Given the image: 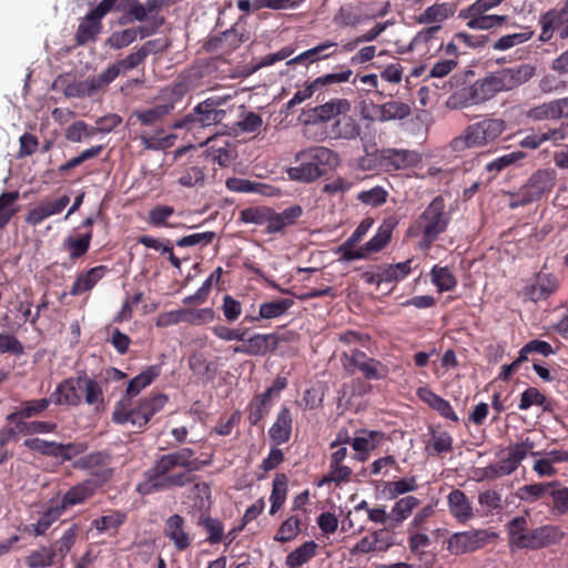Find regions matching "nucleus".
Returning a JSON list of instances; mask_svg holds the SVG:
<instances>
[{
  "instance_id": "a18cd8bd",
  "label": "nucleus",
  "mask_w": 568,
  "mask_h": 568,
  "mask_svg": "<svg viewBox=\"0 0 568 568\" xmlns=\"http://www.w3.org/2000/svg\"><path fill=\"white\" fill-rule=\"evenodd\" d=\"M535 447V443L530 438H525L524 440L516 443L514 445H509L507 447V456L504 458L515 470L518 469L520 463L527 457L530 453L531 455H539L540 453L532 452Z\"/></svg>"
},
{
  "instance_id": "bb28decb",
  "label": "nucleus",
  "mask_w": 568,
  "mask_h": 568,
  "mask_svg": "<svg viewBox=\"0 0 568 568\" xmlns=\"http://www.w3.org/2000/svg\"><path fill=\"white\" fill-rule=\"evenodd\" d=\"M206 144V158L222 168H227L236 156L235 150L223 138H210Z\"/></svg>"
},
{
  "instance_id": "f03ea898",
  "label": "nucleus",
  "mask_w": 568,
  "mask_h": 568,
  "mask_svg": "<svg viewBox=\"0 0 568 568\" xmlns=\"http://www.w3.org/2000/svg\"><path fill=\"white\" fill-rule=\"evenodd\" d=\"M172 112V104H165L159 98L152 106L132 111L128 123L132 126L135 124L141 126L139 131H135L133 139L140 141L143 150L161 151L174 144L176 136L166 133L161 125L162 121Z\"/></svg>"
},
{
  "instance_id": "f3484780",
  "label": "nucleus",
  "mask_w": 568,
  "mask_h": 568,
  "mask_svg": "<svg viewBox=\"0 0 568 568\" xmlns=\"http://www.w3.org/2000/svg\"><path fill=\"white\" fill-rule=\"evenodd\" d=\"M150 417L146 412L143 409V405L141 400L133 408H128L124 404V400L121 399L114 406V410L112 413V422L115 424H126L130 423L133 427L138 429L144 428L149 422Z\"/></svg>"
},
{
  "instance_id": "69168bd1",
  "label": "nucleus",
  "mask_w": 568,
  "mask_h": 568,
  "mask_svg": "<svg viewBox=\"0 0 568 568\" xmlns=\"http://www.w3.org/2000/svg\"><path fill=\"white\" fill-rule=\"evenodd\" d=\"M57 562L49 546L30 551L24 558V564L29 568H49Z\"/></svg>"
},
{
  "instance_id": "774afa93",
  "label": "nucleus",
  "mask_w": 568,
  "mask_h": 568,
  "mask_svg": "<svg viewBox=\"0 0 568 568\" xmlns=\"http://www.w3.org/2000/svg\"><path fill=\"white\" fill-rule=\"evenodd\" d=\"M542 16L561 39L568 38V11L566 9H551Z\"/></svg>"
},
{
  "instance_id": "6ab92c4d",
  "label": "nucleus",
  "mask_w": 568,
  "mask_h": 568,
  "mask_svg": "<svg viewBox=\"0 0 568 568\" xmlns=\"http://www.w3.org/2000/svg\"><path fill=\"white\" fill-rule=\"evenodd\" d=\"M561 538L558 527L545 525L532 530H528L519 549H540L556 544Z\"/></svg>"
},
{
  "instance_id": "7ed1b4c3",
  "label": "nucleus",
  "mask_w": 568,
  "mask_h": 568,
  "mask_svg": "<svg viewBox=\"0 0 568 568\" xmlns=\"http://www.w3.org/2000/svg\"><path fill=\"white\" fill-rule=\"evenodd\" d=\"M535 73L536 68L528 63L491 72L469 87V99L474 103L486 102L499 92L510 91L525 84Z\"/></svg>"
},
{
  "instance_id": "680f3d73",
  "label": "nucleus",
  "mask_w": 568,
  "mask_h": 568,
  "mask_svg": "<svg viewBox=\"0 0 568 568\" xmlns=\"http://www.w3.org/2000/svg\"><path fill=\"white\" fill-rule=\"evenodd\" d=\"M63 511L59 508L58 505L50 506L39 518L36 524H31L28 526V531L33 534L34 536H42L50 528V526L57 521Z\"/></svg>"
},
{
  "instance_id": "a19ab883",
  "label": "nucleus",
  "mask_w": 568,
  "mask_h": 568,
  "mask_svg": "<svg viewBox=\"0 0 568 568\" xmlns=\"http://www.w3.org/2000/svg\"><path fill=\"white\" fill-rule=\"evenodd\" d=\"M374 110L376 119L382 122L403 120L410 114L409 105L400 101H388L374 106Z\"/></svg>"
},
{
  "instance_id": "9b49d317",
  "label": "nucleus",
  "mask_w": 568,
  "mask_h": 568,
  "mask_svg": "<svg viewBox=\"0 0 568 568\" xmlns=\"http://www.w3.org/2000/svg\"><path fill=\"white\" fill-rule=\"evenodd\" d=\"M379 170L392 173L407 170L422 162V154L414 150L383 148L378 150Z\"/></svg>"
},
{
  "instance_id": "052dcab7",
  "label": "nucleus",
  "mask_w": 568,
  "mask_h": 568,
  "mask_svg": "<svg viewBox=\"0 0 568 568\" xmlns=\"http://www.w3.org/2000/svg\"><path fill=\"white\" fill-rule=\"evenodd\" d=\"M139 243L148 248L159 251L161 252V254H168L171 264L176 268L181 267V260L178 256H175L170 240L160 241L159 239H155L153 236L143 235L139 237Z\"/></svg>"
},
{
  "instance_id": "c85d7f7f",
  "label": "nucleus",
  "mask_w": 568,
  "mask_h": 568,
  "mask_svg": "<svg viewBox=\"0 0 568 568\" xmlns=\"http://www.w3.org/2000/svg\"><path fill=\"white\" fill-rule=\"evenodd\" d=\"M447 503L452 516L459 524H466L474 517L471 503L463 490L453 489L447 496Z\"/></svg>"
},
{
  "instance_id": "cd10ccee",
  "label": "nucleus",
  "mask_w": 568,
  "mask_h": 568,
  "mask_svg": "<svg viewBox=\"0 0 568 568\" xmlns=\"http://www.w3.org/2000/svg\"><path fill=\"white\" fill-rule=\"evenodd\" d=\"M366 19L368 16L364 13L361 3L345 2L334 14L333 22L339 28H356Z\"/></svg>"
},
{
  "instance_id": "72a5a7b5",
  "label": "nucleus",
  "mask_w": 568,
  "mask_h": 568,
  "mask_svg": "<svg viewBox=\"0 0 568 568\" xmlns=\"http://www.w3.org/2000/svg\"><path fill=\"white\" fill-rule=\"evenodd\" d=\"M557 179L556 171L552 169L537 170L526 182V185L539 201L545 194L549 193L555 186Z\"/></svg>"
},
{
  "instance_id": "6e6552de",
  "label": "nucleus",
  "mask_w": 568,
  "mask_h": 568,
  "mask_svg": "<svg viewBox=\"0 0 568 568\" xmlns=\"http://www.w3.org/2000/svg\"><path fill=\"white\" fill-rule=\"evenodd\" d=\"M112 464V454L109 450H95L80 456L72 464L78 470L88 471L91 478L85 480L93 481V485L101 488L114 476Z\"/></svg>"
},
{
  "instance_id": "8fccbe9b",
  "label": "nucleus",
  "mask_w": 568,
  "mask_h": 568,
  "mask_svg": "<svg viewBox=\"0 0 568 568\" xmlns=\"http://www.w3.org/2000/svg\"><path fill=\"white\" fill-rule=\"evenodd\" d=\"M91 240L92 231H87L80 237L69 235L63 240V248L69 253L71 260H78L88 253Z\"/></svg>"
},
{
  "instance_id": "4be33fe9",
  "label": "nucleus",
  "mask_w": 568,
  "mask_h": 568,
  "mask_svg": "<svg viewBox=\"0 0 568 568\" xmlns=\"http://www.w3.org/2000/svg\"><path fill=\"white\" fill-rule=\"evenodd\" d=\"M145 59L141 55V53L135 50L130 52L125 58L116 60L114 63L110 64L102 74V82L106 84V87L113 82L120 74H125L138 67L144 64Z\"/></svg>"
},
{
  "instance_id": "79ce46f5",
  "label": "nucleus",
  "mask_w": 568,
  "mask_h": 568,
  "mask_svg": "<svg viewBox=\"0 0 568 568\" xmlns=\"http://www.w3.org/2000/svg\"><path fill=\"white\" fill-rule=\"evenodd\" d=\"M272 407V400L264 397L262 393L253 396L246 407L247 419L252 426H258L268 415Z\"/></svg>"
},
{
  "instance_id": "603ef678",
  "label": "nucleus",
  "mask_w": 568,
  "mask_h": 568,
  "mask_svg": "<svg viewBox=\"0 0 568 568\" xmlns=\"http://www.w3.org/2000/svg\"><path fill=\"white\" fill-rule=\"evenodd\" d=\"M429 275L432 283L440 293L454 291L457 286V278L447 266L434 265Z\"/></svg>"
},
{
  "instance_id": "9d476101",
  "label": "nucleus",
  "mask_w": 568,
  "mask_h": 568,
  "mask_svg": "<svg viewBox=\"0 0 568 568\" xmlns=\"http://www.w3.org/2000/svg\"><path fill=\"white\" fill-rule=\"evenodd\" d=\"M498 535L487 529H471L453 534L447 540V550L455 556L474 552L496 540Z\"/></svg>"
},
{
  "instance_id": "58836bf2",
  "label": "nucleus",
  "mask_w": 568,
  "mask_h": 568,
  "mask_svg": "<svg viewBox=\"0 0 568 568\" xmlns=\"http://www.w3.org/2000/svg\"><path fill=\"white\" fill-rule=\"evenodd\" d=\"M386 439L385 433L361 428L352 439V447L355 452H372Z\"/></svg>"
},
{
  "instance_id": "b1692460",
  "label": "nucleus",
  "mask_w": 568,
  "mask_h": 568,
  "mask_svg": "<svg viewBox=\"0 0 568 568\" xmlns=\"http://www.w3.org/2000/svg\"><path fill=\"white\" fill-rule=\"evenodd\" d=\"M417 397L427 404L432 409L436 410L443 418L454 423L459 422L458 415L448 400L434 393L429 387L423 386L416 390Z\"/></svg>"
},
{
  "instance_id": "f8f14e48",
  "label": "nucleus",
  "mask_w": 568,
  "mask_h": 568,
  "mask_svg": "<svg viewBox=\"0 0 568 568\" xmlns=\"http://www.w3.org/2000/svg\"><path fill=\"white\" fill-rule=\"evenodd\" d=\"M338 72L327 73L321 77H317L312 82L306 84V87L302 90H298L294 93L292 99L287 102V109H293L297 104H301L305 100L313 97V94L322 89L336 84L348 82L351 77L353 75L352 69L341 65Z\"/></svg>"
},
{
  "instance_id": "3c124183",
  "label": "nucleus",
  "mask_w": 568,
  "mask_h": 568,
  "mask_svg": "<svg viewBox=\"0 0 568 568\" xmlns=\"http://www.w3.org/2000/svg\"><path fill=\"white\" fill-rule=\"evenodd\" d=\"M532 405H537L542 408L544 412H552L554 404L549 400L538 388L528 387L521 393L518 408L520 410H527Z\"/></svg>"
},
{
  "instance_id": "393cba45",
  "label": "nucleus",
  "mask_w": 568,
  "mask_h": 568,
  "mask_svg": "<svg viewBox=\"0 0 568 568\" xmlns=\"http://www.w3.org/2000/svg\"><path fill=\"white\" fill-rule=\"evenodd\" d=\"M108 272V266L98 265L77 274L69 294L72 296H79L90 292L97 285V283L106 275Z\"/></svg>"
},
{
  "instance_id": "864d4df0",
  "label": "nucleus",
  "mask_w": 568,
  "mask_h": 568,
  "mask_svg": "<svg viewBox=\"0 0 568 568\" xmlns=\"http://www.w3.org/2000/svg\"><path fill=\"white\" fill-rule=\"evenodd\" d=\"M332 133L337 139L353 140L359 135L361 126L355 119L345 113L335 121Z\"/></svg>"
},
{
  "instance_id": "49530a36",
  "label": "nucleus",
  "mask_w": 568,
  "mask_h": 568,
  "mask_svg": "<svg viewBox=\"0 0 568 568\" xmlns=\"http://www.w3.org/2000/svg\"><path fill=\"white\" fill-rule=\"evenodd\" d=\"M226 187L237 193H258L263 195H272L271 185L254 182L242 178H229L225 182Z\"/></svg>"
},
{
  "instance_id": "c03bdc74",
  "label": "nucleus",
  "mask_w": 568,
  "mask_h": 568,
  "mask_svg": "<svg viewBox=\"0 0 568 568\" xmlns=\"http://www.w3.org/2000/svg\"><path fill=\"white\" fill-rule=\"evenodd\" d=\"M317 548L318 545L314 540L303 542L286 556L285 565L288 568H298L303 566L316 556Z\"/></svg>"
},
{
  "instance_id": "aec40b11",
  "label": "nucleus",
  "mask_w": 568,
  "mask_h": 568,
  "mask_svg": "<svg viewBox=\"0 0 568 568\" xmlns=\"http://www.w3.org/2000/svg\"><path fill=\"white\" fill-rule=\"evenodd\" d=\"M165 0H146L145 3L134 1L126 12L120 17L119 24L125 26L134 21L143 22L155 16L163 9Z\"/></svg>"
},
{
  "instance_id": "1a4fd4ad",
  "label": "nucleus",
  "mask_w": 568,
  "mask_h": 568,
  "mask_svg": "<svg viewBox=\"0 0 568 568\" xmlns=\"http://www.w3.org/2000/svg\"><path fill=\"white\" fill-rule=\"evenodd\" d=\"M341 359L348 374L353 375L358 371L368 381L382 379L388 373L387 367L382 362L368 357L365 352L357 348L352 349L349 353H343Z\"/></svg>"
},
{
  "instance_id": "dca6fc26",
  "label": "nucleus",
  "mask_w": 568,
  "mask_h": 568,
  "mask_svg": "<svg viewBox=\"0 0 568 568\" xmlns=\"http://www.w3.org/2000/svg\"><path fill=\"white\" fill-rule=\"evenodd\" d=\"M280 338L276 334H254L250 338H245L242 345L234 347V353L245 354L247 356H263L270 351H275L278 346Z\"/></svg>"
},
{
  "instance_id": "2eb2a0df",
  "label": "nucleus",
  "mask_w": 568,
  "mask_h": 568,
  "mask_svg": "<svg viewBox=\"0 0 568 568\" xmlns=\"http://www.w3.org/2000/svg\"><path fill=\"white\" fill-rule=\"evenodd\" d=\"M82 373L77 377L62 381L51 394L50 398L55 405L79 406L82 402Z\"/></svg>"
},
{
  "instance_id": "0eeeda50",
  "label": "nucleus",
  "mask_w": 568,
  "mask_h": 568,
  "mask_svg": "<svg viewBox=\"0 0 568 568\" xmlns=\"http://www.w3.org/2000/svg\"><path fill=\"white\" fill-rule=\"evenodd\" d=\"M225 103V99L219 97L207 98L200 102L191 113L186 114L182 120L172 123L173 129L189 130L203 129L221 123L226 111L221 106Z\"/></svg>"
},
{
  "instance_id": "7c9ffc66",
  "label": "nucleus",
  "mask_w": 568,
  "mask_h": 568,
  "mask_svg": "<svg viewBox=\"0 0 568 568\" xmlns=\"http://www.w3.org/2000/svg\"><path fill=\"white\" fill-rule=\"evenodd\" d=\"M102 74L88 78L84 81H73L68 83L63 89V94L67 98H84L97 94L100 90L106 88V84L101 80Z\"/></svg>"
},
{
  "instance_id": "423d86ee",
  "label": "nucleus",
  "mask_w": 568,
  "mask_h": 568,
  "mask_svg": "<svg viewBox=\"0 0 568 568\" xmlns=\"http://www.w3.org/2000/svg\"><path fill=\"white\" fill-rule=\"evenodd\" d=\"M507 123L500 118H485L481 121L469 124L450 143V150L462 154L468 149L483 148L496 141L506 130Z\"/></svg>"
},
{
  "instance_id": "4c0bfd02",
  "label": "nucleus",
  "mask_w": 568,
  "mask_h": 568,
  "mask_svg": "<svg viewBox=\"0 0 568 568\" xmlns=\"http://www.w3.org/2000/svg\"><path fill=\"white\" fill-rule=\"evenodd\" d=\"M51 402V398L24 400L17 410L7 415L6 419L7 422H18L39 416L48 409Z\"/></svg>"
},
{
  "instance_id": "09e8293b",
  "label": "nucleus",
  "mask_w": 568,
  "mask_h": 568,
  "mask_svg": "<svg viewBox=\"0 0 568 568\" xmlns=\"http://www.w3.org/2000/svg\"><path fill=\"white\" fill-rule=\"evenodd\" d=\"M550 501L548 505L555 515H565L568 513V487L560 481H551V488L548 495Z\"/></svg>"
},
{
  "instance_id": "e2e57ef3",
  "label": "nucleus",
  "mask_w": 568,
  "mask_h": 568,
  "mask_svg": "<svg viewBox=\"0 0 568 568\" xmlns=\"http://www.w3.org/2000/svg\"><path fill=\"white\" fill-rule=\"evenodd\" d=\"M197 526L203 527L207 532L206 540L214 545L219 544L224 538V526L217 518H213L209 515L202 514L199 517Z\"/></svg>"
},
{
  "instance_id": "f704fd0d",
  "label": "nucleus",
  "mask_w": 568,
  "mask_h": 568,
  "mask_svg": "<svg viewBox=\"0 0 568 568\" xmlns=\"http://www.w3.org/2000/svg\"><path fill=\"white\" fill-rule=\"evenodd\" d=\"M169 317H172V323H189L193 325H202L212 322L215 317L213 308L205 307L200 310L181 308L178 311L169 312Z\"/></svg>"
},
{
  "instance_id": "37998d69",
  "label": "nucleus",
  "mask_w": 568,
  "mask_h": 568,
  "mask_svg": "<svg viewBox=\"0 0 568 568\" xmlns=\"http://www.w3.org/2000/svg\"><path fill=\"white\" fill-rule=\"evenodd\" d=\"M79 527L73 524L70 528H68L61 538L55 540L51 546H49L51 552L53 554L57 561H63L67 555L70 552L72 547L74 546L78 538Z\"/></svg>"
},
{
  "instance_id": "5701e85b",
  "label": "nucleus",
  "mask_w": 568,
  "mask_h": 568,
  "mask_svg": "<svg viewBox=\"0 0 568 568\" xmlns=\"http://www.w3.org/2000/svg\"><path fill=\"white\" fill-rule=\"evenodd\" d=\"M99 488L93 485V481L82 480L72 486L61 498L58 504L59 508L64 513L67 509L77 505L84 504L92 498Z\"/></svg>"
},
{
  "instance_id": "412c9836",
  "label": "nucleus",
  "mask_w": 568,
  "mask_h": 568,
  "mask_svg": "<svg viewBox=\"0 0 568 568\" xmlns=\"http://www.w3.org/2000/svg\"><path fill=\"white\" fill-rule=\"evenodd\" d=\"M458 17L466 20V26L473 30H490L503 26L508 19L507 16L487 14L473 11L470 8L462 9Z\"/></svg>"
},
{
  "instance_id": "6e6d98bb",
  "label": "nucleus",
  "mask_w": 568,
  "mask_h": 568,
  "mask_svg": "<svg viewBox=\"0 0 568 568\" xmlns=\"http://www.w3.org/2000/svg\"><path fill=\"white\" fill-rule=\"evenodd\" d=\"M294 305L292 298H277L260 305V317L264 320L278 318L285 315Z\"/></svg>"
},
{
  "instance_id": "c756f323",
  "label": "nucleus",
  "mask_w": 568,
  "mask_h": 568,
  "mask_svg": "<svg viewBox=\"0 0 568 568\" xmlns=\"http://www.w3.org/2000/svg\"><path fill=\"white\" fill-rule=\"evenodd\" d=\"M303 215V209L300 205H292L282 212L272 209L270 225L266 229L267 234L283 233L287 226L294 225Z\"/></svg>"
},
{
  "instance_id": "473e14b6",
  "label": "nucleus",
  "mask_w": 568,
  "mask_h": 568,
  "mask_svg": "<svg viewBox=\"0 0 568 568\" xmlns=\"http://www.w3.org/2000/svg\"><path fill=\"white\" fill-rule=\"evenodd\" d=\"M419 504L420 500L415 496L399 498L389 511V530L398 529Z\"/></svg>"
},
{
  "instance_id": "338daca9",
  "label": "nucleus",
  "mask_w": 568,
  "mask_h": 568,
  "mask_svg": "<svg viewBox=\"0 0 568 568\" xmlns=\"http://www.w3.org/2000/svg\"><path fill=\"white\" fill-rule=\"evenodd\" d=\"M126 520V515L120 510L112 511L109 515L101 516L92 521V527L99 532L118 530Z\"/></svg>"
},
{
  "instance_id": "a878e982",
  "label": "nucleus",
  "mask_w": 568,
  "mask_h": 568,
  "mask_svg": "<svg viewBox=\"0 0 568 568\" xmlns=\"http://www.w3.org/2000/svg\"><path fill=\"white\" fill-rule=\"evenodd\" d=\"M292 427L293 418L291 409L287 406H282L275 422L268 429V436L276 446L286 444L291 439Z\"/></svg>"
},
{
  "instance_id": "ddd939ff",
  "label": "nucleus",
  "mask_w": 568,
  "mask_h": 568,
  "mask_svg": "<svg viewBox=\"0 0 568 568\" xmlns=\"http://www.w3.org/2000/svg\"><path fill=\"white\" fill-rule=\"evenodd\" d=\"M560 286V281L552 273L538 272L534 280L523 290L524 296L531 302L545 301L554 295Z\"/></svg>"
},
{
  "instance_id": "5fc2aeb1",
  "label": "nucleus",
  "mask_w": 568,
  "mask_h": 568,
  "mask_svg": "<svg viewBox=\"0 0 568 568\" xmlns=\"http://www.w3.org/2000/svg\"><path fill=\"white\" fill-rule=\"evenodd\" d=\"M287 484L288 478L285 474L280 473L276 474L275 478L273 479V486H272V493L270 496L271 501V509L270 514L274 515L276 514L280 508L283 506L286 499L287 494Z\"/></svg>"
},
{
  "instance_id": "ea45409f",
  "label": "nucleus",
  "mask_w": 568,
  "mask_h": 568,
  "mask_svg": "<svg viewBox=\"0 0 568 568\" xmlns=\"http://www.w3.org/2000/svg\"><path fill=\"white\" fill-rule=\"evenodd\" d=\"M412 263L413 260H406L396 264L378 265L382 284H396L407 277L413 270Z\"/></svg>"
},
{
  "instance_id": "20e7f679",
  "label": "nucleus",
  "mask_w": 568,
  "mask_h": 568,
  "mask_svg": "<svg viewBox=\"0 0 568 568\" xmlns=\"http://www.w3.org/2000/svg\"><path fill=\"white\" fill-rule=\"evenodd\" d=\"M296 166L287 169L290 180L302 183H311L335 170L341 158L337 152L322 145H314L301 150L295 155Z\"/></svg>"
},
{
  "instance_id": "f257e3e1",
  "label": "nucleus",
  "mask_w": 568,
  "mask_h": 568,
  "mask_svg": "<svg viewBox=\"0 0 568 568\" xmlns=\"http://www.w3.org/2000/svg\"><path fill=\"white\" fill-rule=\"evenodd\" d=\"M192 448L182 447L159 456L143 473V479L136 485L141 495L183 488L196 479L195 471L211 464V459L201 460L194 457Z\"/></svg>"
},
{
  "instance_id": "a211bd4d",
  "label": "nucleus",
  "mask_w": 568,
  "mask_h": 568,
  "mask_svg": "<svg viewBox=\"0 0 568 568\" xmlns=\"http://www.w3.org/2000/svg\"><path fill=\"white\" fill-rule=\"evenodd\" d=\"M164 536L172 541L179 551L186 550L193 540L186 530L185 519L179 514H173L165 520Z\"/></svg>"
},
{
  "instance_id": "2f4dec72",
  "label": "nucleus",
  "mask_w": 568,
  "mask_h": 568,
  "mask_svg": "<svg viewBox=\"0 0 568 568\" xmlns=\"http://www.w3.org/2000/svg\"><path fill=\"white\" fill-rule=\"evenodd\" d=\"M102 17H98L94 11H90L80 21L75 32V41L78 44L83 45L89 42L95 41L98 34L102 31Z\"/></svg>"
},
{
  "instance_id": "39448f33",
  "label": "nucleus",
  "mask_w": 568,
  "mask_h": 568,
  "mask_svg": "<svg viewBox=\"0 0 568 568\" xmlns=\"http://www.w3.org/2000/svg\"><path fill=\"white\" fill-rule=\"evenodd\" d=\"M453 214L443 195L435 196L409 227V233L419 236V247L429 250L447 232Z\"/></svg>"
},
{
  "instance_id": "c9c22d12",
  "label": "nucleus",
  "mask_w": 568,
  "mask_h": 568,
  "mask_svg": "<svg viewBox=\"0 0 568 568\" xmlns=\"http://www.w3.org/2000/svg\"><path fill=\"white\" fill-rule=\"evenodd\" d=\"M351 110V103L346 99H332L321 105L312 109L315 121L327 122L336 116L347 113Z\"/></svg>"
},
{
  "instance_id": "4d7b16f0",
  "label": "nucleus",
  "mask_w": 568,
  "mask_h": 568,
  "mask_svg": "<svg viewBox=\"0 0 568 568\" xmlns=\"http://www.w3.org/2000/svg\"><path fill=\"white\" fill-rule=\"evenodd\" d=\"M508 542L511 548H520L528 531V520L525 516H517L506 525Z\"/></svg>"
},
{
  "instance_id": "0e129e2a",
  "label": "nucleus",
  "mask_w": 568,
  "mask_h": 568,
  "mask_svg": "<svg viewBox=\"0 0 568 568\" xmlns=\"http://www.w3.org/2000/svg\"><path fill=\"white\" fill-rule=\"evenodd\" d=\"M418 488L416 477H405L395 481H387L384 486V493L388 499H395L400 495L415 491Z\"/></svg>"
},
{
  "instance_id": "bf43d9fd",
  "label": "nucleus",
  "mask_w": 568,
  "mask_h": 568,
  "mask_svg": "<svg viewBox=\"0 0 568 568\" xmlns=\"http://www.w3.org/2000/svg\"><path fill=\"white\" fill-rule=\"evenodd\" d=\"M10 423L14 425V430H17L18 434L24 436L53 433L57 429V424L52 422H26L24 419H19L18 422Z\"/></svg>"
},
{
  "instance_id": "e433bc0d",
  "label": "nucleus",
  "mask_w": 568,
  "mask_h": 568,
  "mask_svg": "<svg viewBox=\"0 0 568 568\" xmlns=\"http://www.w3.org/2000/svg\"><path fill=\"white\" fill-rule=\"evenodd\" d=\"M161 372L162 367L159 364L150 365L144 368L129 382L125 390L126 396L131 398L139 395L161 375Z\"/></svg>"
},
{
  "instance_id": "13d9d810",
  "label": "nucleus",
  "mask_w": 568,
  "mask_h": 568,
  "mask_svg": "<svg viewBox=\"0 0 568 568\" xmlns=\"http://www.w3.org/2000/svg\"><path fill=\"white\" fill-rule=\"evenodd\" d=\"M82 389H84V402L94 406L98 410L100 406L103 405V390L100 383L87 376L84 372H82Z\"/></svg>"
},
{
  "instance_id": "4468645a",
  "label": "nucleus",
  "mask_w": 568,
  "mask_h": 568,
  "mask_svg": "<svg viewBox=\"0 0 568 568\" xmlns=\"http://www.w3.org/2000/svg\"><path fill=\"white\" fill-rule=\"evenodd\" d=\"M247 39L244 29L239 28V24L235 23L231 29L211 37L204 44V48L211 53H231Z\"/></svg>"
},
{
  "instance_id": "de8ad7c7",
  "label": "nucleus",
  "mask_w": 568,
  "mask_h": 568,
  "mask_svg": "<svg viewBox=\"0 0 568 568\" xmlns=\"http://www.w3.org/2000/svg\"><path fill=\"white\" fill-rule=\"evenodd\" d=\"M272 207L264 205L248 206L240 211L239 221L245 224L270 225Z\"/></svg>"
}]
</instances>
